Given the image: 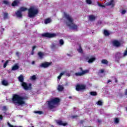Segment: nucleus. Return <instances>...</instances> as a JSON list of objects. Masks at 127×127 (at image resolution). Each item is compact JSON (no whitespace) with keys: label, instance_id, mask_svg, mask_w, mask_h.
Listing matches in <instances>:
<instances>
[{"label":"nucleus","instance_id":"obj_17","mask_svg":"<svg viewBox=\"0 0 127 127\" xmlns=\"http://www.w3.org/2000/svg\"><path fill=\"white\" fill-rule=\"evenodd\" d=\"M50 22H51V19H50V18H47L44 20L45 24H48V23H50Z\"/></svg>","mask_w":127,"mask_h":127},{"label":"nucleus","instance_id":"obj_39","mask_svg":"<svg viewBox=\"0 0 127 127\" xmlns=\"http://www.w3.org/2000/svg\"><path fill=\"white\" fill-rule=\"evenodd\" d=\"M35 48H36V46H33V47H32V51H34Z\"/></svg>","mask_w":127,"mask_h":127},{"label":"nucleus","instance_id":"obj_44","mask_svg":"<svg viewBox=\"0 0 127 127\" xmlns=\"http://www.w3.org/2000/svg\"><path fill=\"white\" fill-rule=\"evenodd\" d=\"M104 72H105V70H104V69H101L100 70V73H104Z\"/></svg>","mask_w":127,"mask_h":127},{"label":"nucleus","instance_id":"obj_43","mask_svg":"<svg viewBox=\"0 0 127 127\" xmlns=\"http://www.w3.org/2000/svg\"><path fill=\"white\" fill-rule=\"evenodd\" d=\"M98 5H99V6H100L101 7L102 6V4H101L100 2H97Z\"/></svg>","mask_w":127,"mask_h":127},{"label":"nucleus","instance_id":"obj_49","mask_svg":"<svg viewBox=\"0 0 127 127\" xmlns=\"http://www.w3.org/2000/svg\"><path fill=\"white\" fill-rule=\"evenodd\" d=\"M16 55L17 56L19 57V53L16 52Z\"/></svg>","mask_w":127,"mask_h":127},{"label":"nucleus","instance_id":"obj_38","mask_svg":"<svg viewBox=\"0 0 127 127\" xmlns=\"http://www.w3.org/2000/svg\"><path fill=\"white\" fill-rule=\"evenodd\" d=\"M126 12H127V11L126 10H123L122 11V14H125V13H126Z\"/></svg>","mask_w":127,"mask_h":127},{"label":"nucleus","instance_id":"obj_16","mask_svg":"<svg viewBox=\"0 0 127 127\" xmlns=\"http://www.w3.org/2000/svg\"><path fill=\"white\" fill-rule=\"evenodd\" d=\"M89 20L91 21H93V20H95L96 19V17L94 16V15H90L89 16Z\"/></svg>","mask_w":127,"mask_h":127},{"label":"nucleus","instance_id":"obj_55","mask_svg":"<svg viewBox=\"0 0 127 127\" xmlns=\"http://www.w3.org/2000/svg\"><path fill=\"white\" fill-rule=\"evenodd\" d=\"M101 7H106V6L105 5H102Z\"/></svg>","mask_w":127,"mask_h":127},{"label":"nucleus","instance_id":"obj_9","mask_svg":"<svg viewBox=\"0 0 127 127\" xmlns=\"http://www.w3.org/2000/svg\"><path fill=\"white\" fill-rule=\"evenodd\" d=\"M52 64V62L49 63L47 62H45V63H43L41 64L40 65V67L41 68H48L50 65Z\"/></svg>","mask_w":127,"mask_h":127},{"label":"nucleus","instance_id":"obj_50","mask_svg":"<svg viewBox=\"0 0 127 127\" xmlns=\"http://www.w3.org/2000/svg\"><path fill=\"white\" fill-rule=\"evenodd\" d=\"M115 83H118V79L115 77Z\"/></svg>","mask_w":127,"mask_h":127},{"label":"nucleus","instance_id":"obj_25","mask_svg":"<svg viewBox=\"0 0 127 127\" xmlns=\"http://www.w3.org/2000/svg\"><path fill=\"white\" fill-rule=\"evenodd\" d=\"M104 35H105V36H109V35H110V33L109 32V31H108V30H104Z\"/></svg>","mask_w":127,"mask_h":127},{"label":"nucleus","instance_id":"obj_11","mask_svg":"<svg viewBox=\"0 0 127 127\" xmlns=\"http://www.w3.org/2000/svg\"><path fill=\"white\" fill-rule=\"evenodd\" d=\"M112 44L113 46H115V47H120L122 44L121 43L118 41V40H114L112 42Z\"/></svg>","mask_w":127,"mask_h":127},{"label":"nucleus","instance_id":"obj_1","mask_svg":"<svg viewBox=\"0 0 127 127\" xmlns=\"http://www.w3.org/2000/svg\"><path fill=\"white\" fill-rule=\"evenodd\" d=\"M24 97L20 96L18 94H13L12 98V101L13 104L18 105L19 106H22V105H25V101H24Z\"/></svg>","mask_w":127,"mask_h":127},{"label":"nucleus","instance_id":"obj_36","mask_svg":"<svg viewBox=\"0 0 127 127\" xmlns=\"http://www.w3.org/2000/svg\"><path fill=\"white\" fill-rule=\"evenodd\" d=\"M119 122H120V120L118 118H116L115 122L116 123V124H119Z\"/></svg>","mask_w":127,"mask_h":127},{"label":"nucleus","instance_id":"obj_30","mask_svg":"<svg viewBox=\"0 0 127 127\" xmlns=\"http://www.w3.org/2000/svg\"><path fill=\"white\" fill-rule=\"evenodd\" d=\"M35 114H38V115H42V114H43V112L42 111H35L34 112Z\"/></svg>","mask_w":127,"mask_h":127},{"label":"nucleus","instance_id":"obj_21","mask_svg":"<svg viewBox=\"0 0 127 127\" xmlns=\"http://www.w3.org/2000/svg\"><path fill=\"white\" fill-rule=\"evenodd\" d=\"M101 63L105 65H108V64H109V62H108L107 60L103 59L101 61Z\"/></svg>","mask_w":127,"mask_h":127},{"label":"nucleus","instance_id":"obj_12","mask_svg":"<svg viewBox=\"0 0 127 127\" xmlns=\"http://www.w3.org/2000/svg\"><path fill=\"white\" fill-rule=\"evenodd\" d=\"M58 125L59 126H63V127H66V126H68V123H63V121L61 120L58 121L57 122Z\"/></svg>","mask_w":127,"mask_h":127},{"label":"nucleus","instance_id":"obj_53","mask_svg":"<svg viewBox=\"0 0 127 127\" xmlns=\"http://www.w3.org/2000/svg\"><path fill=\"white\" fill-rule=\"evenodd\" d=\"M97 122L98 123H102V121H101L100 119H98Z\"/></svg>","mask_w":127,"mask_h":127},{"label":"nucleus","instance_id":"obj_13","mask_svg":"<svg viewBox=\"0 0 127 127\" xmlns=\"http://www.w3.org/2000/svg\"><path fill=\"white\" fill-rule=\"evenodd\" d=\"M19 69V66H18V64H16L14 66L12 67V71H15Z\"/></svg>","mask_w":127,"mask_h":127},{"label":"nucleus","instance_id":"obj_40","mask_svg":"<svg viewBox=\"0 0 127 127\" xmlns=\"http://www.w3.org/2000/svg\"><path fill=\"white\" fill-rule=\"evenodd\" d=\"M3 111H6L7 109H6V106H3Z\"/></svg>","mask_w":127,"mask_h":127},{"label":"nucleus","instance_id":"obj_4","mask_svg":"<svg viewBox=\"0 0 127 127\" xmlns=\"http://www.w3.org/2000/svg\"><path fill=\"white\" fill-rule=\"evenodd\" d=\"M39 13V11H38V9L33 6H31L28 9V17L29 18H34V17L37 16Z\"/></svg>","mask_w":127,"mask_h":127},{"label":"nucleus","instance_id":"obj_31","mask_svg":"<svg viewBox=\"0 0 127 127\" xmlns=\"http://www.w3.org/2000/svg\"><path fill=\"white\" fill-rule=\"evenodd\" d=\"M16 5H17V2L16 1H14L12 3V6H15Z\"/></svg>","mask_w":127,"mask_h":127},{"label":"nucleus","instance_id":"obj_48","mask_svg":"<svg viewBox=\"0 0 127 127\" xmlns=\"http://www.w3.org/2000/svg\"><path fill=\"white\" fill-rule=\"evenodd\" d=\"M64 74V72H62L60 73V76L62 77V76H63Z\"/></svg>","mask_w":127,"mask_h":127},{"label":"nucleus","instance_id":"obj_59","mask_svg":"<svg viewBox=\"0 0 127 127\" xmlns=\"http://www.w3.org/2000/svg\"><path fill=\"white\" fill-rule=\"evenodd\" d=\"M12 127H16V126H12Z\"/></svg>","mask_w":127,"mask_h":127},{"label":"nucleus","instance_id":"obj_24","mask_svg":"<svg viewBox=\"0 0 127 127\" xmlns=\"http://www.w3.org/2000/svg\"><path fill=\"white\" fill-rule=\"evenodd\" d=\"M3 18L4 19H7V18H8V13H7V12L4 13Z\"/></svg>","mask_w":127,"mask_h":127},{"label":"nucleus","instance_id":"obj_52","mask_svg":"<svg viewBox=\"0 0 127 127\" xmlns=\"http://www.w3.org/2000/svg\"><path fill=\"white\" fill-rule=\"evenodd\" d=\"M110 82H112V80H111L110 79L108 80L107 82V84H109V83H110Z\"/></svg>","mask_w":127,"mask_h":127},{"label":"nucleus","instance_id":"obj_28","mask_svg":"<svg viewBox=\"0 0 127 127\" xmlns=\"http://www.w3.org/2000/svg\"><path fill=\"white\" fill-rule=\"evenodd\" d=\"M96 104L98 106H103V102L101 100H99Z\"/></svg>","mask_w":127,"mask_h":127},{"label":"nucleus","instance_id":"obj_19","mask_svg":"<svg viewBox=\"0 0 127 127\" xmlns=\"http://www.w3.org/2000/svg\"><path fill=\"white\" fill-rule=\"evenodd\" d=\"M116 58H118V59H121L122 58V54L121 53H117L116 55Z\"/></svg>","mask_w":127,"mask_h":127},{"label":"nucleus","instance_id":"obj_61","mask_svg":"<svg viewBox=\"0 0 127 127\" xmlns=\"http://www.w3.org/2000/svg\"><path fill=\"white\" fill-rule=\"evenodd\" d=\"M126 50H127V48H126Z\"/></svg>","mask_w":127,"mask_h":127},{"label":"nucleus","instance_id":"obj_7","mask_svg":"<svg viewBox=\"0 0 127 127\" xmlns=\"http://www.w3.org/2000/svg\"><path fill=\"white\" fill-rule=\"evenodd\" d=\"M85 60L87 61L88 63L91 64L96 61V58L93 56H87L85 57Z\"/></svg>","mask_w":127,"mask_h":127},{"label":"nucleus","instance_id":"obj_46","mask_svg":"<svg viewBox=\"0 0 127 127\" xmlns=\"http://www.w3.org/2000/svg\"><path fill=\"white\" fill-rule=\"evenodd\" d=\"M125 95L127 96V89L125 90Z\"/></svg>","mask_w":127,"mask_h":127},{"label":"nucleus","instance_id":"obj_33","mask_svg":"<svg viewBox=\"0 0 127 127\" xmlns=\"http://www.w3.org/2000/svg\"><path fill=\"white\" fill-rule=\"evenodd\" d=\"M60 44H61V45H63L64 44V41L63 39L60 40Z\"/></svg>","mask_w":127,"mask_h":127},{"label":"nucleus","instance_id":"obj_29","mask_svg":"<svg viewBox=\"0 0 127 127\" xmlns=\"http://www.w3.org/2000/svg\"><path fill=\"white\" fill-rule=\"evenodd\" d=\"M20 11L21 12V11H25V10H27V8L26 7H21L20 8Z\"/></svg>","mask_w":127,"mask_h":127},{"label":"nucleus","instance_id":"obj_47","mask_svg":"<svg viewBox=\"0 0 127 127\" xmlns=\"http://www.w3.org/2000/svg\"><path fill=\"white\" fill-rule=\"evenodd\" d=\"M34 54V51H32L31 53V55H33Z\"/></svg>","mask_w":127,"mask_h":127},{"label":"nucleus","instance_id":"obj_57","mask_svg":"<svg viewBox=\"0 0 127 127\" xmlns=\"http://www.w3.org/2000/svg\"><path fill=\"white\" fill-rule=\"evenodd\" d=\"M68 98L69 99H72V96H69Z\"/></svg>","mask_w":127,"mask_h":127},{"label":"nucleus","instance_id":"obj_32","mask_svg":"<svg viewBox=\"0 0 127 127\" xmlns=\"http://www.w3.org/2000/svg\"><path fill=\"white\" fill-rule=\"evenodd\" d=\"M86 3L88 4H92V0H86Z\"/></svg>","mask_w":127,"mask_h":127},{"label":"nucleus","instance_id":"obj_37","mask_svg":"<svg viewBox=\"0 0 127 127\" xmlns=\"http://www.w3.org/2000/svg\"><path fill=\"white\" fill-rule=\"evenodd\" d=\"M127 50H126L124 53V56H127Z\"/></svg>","mask_w":127,"mask_h":127},{"label":"nucleus","instance_id":"obj_60","mask_svg":"<svg viewBox=\"0 0 127 127\" xmlns=\"http://www.w3.org/2000/svg\"><path fill=\"white\" fill-rule=\"evenodd\" d=\"M81 124H83V121H81Z\"/></svg>","mask_w":127,"mask_h":127},{"label":"nucleus","instance_id":"obj_56","mask_svg":"<svg viewBox=\"0 0 127 127\" xmlns=\"http://www.w3.org/2000/svg\"><path fill=\"white\" fill-rule=\"evenodd\" d=\"M35 64V62L33 61V62H32V64Z\"/></svg>","mask_w":127,"mask_h":127},{"label":"nucleus","instance_id":"obj_58","mask_svg":"<svg viewBox=\"0 0 127 127\" xmlns=\"http://www.w3.org/2000/svg\"><path fill=\"white\" fill-rule=\"evenodd\" d=\"M1 62H2V63H3V62H4V60H2L1 61Z\"/></svg>","mask_w":127,"mask_h":127},{"label":"nucleus","instance_id":"obj_8","mask_svg":"<svg viewBox=\"0 0 127 127\" xmlns=\"http://www.w3.org/2000/svg\"><path fill=\"white\" fill-rule=\"evenodd\" d=\"M43 37H47L48 38H52L56 36V34L55 33H45L42 34Z\"/></svg>","mask_w":127,"mask_h":127},{"label":"nucleus","instance_id":"obj_26","mask_svg":"<svg viewBox=\"0 0 127 127\" xmlns=\"http://www.w3.org/2000/svg\"><path fill=\"white\" fill-rule=\"evenodd\" d=\"M8 62H9V61L8 60H7L4 64H3V68H6V66H7V64H8Z\"/></svg>","mask_w":127,"mask_h":127},{"label":"nucleus","instance_id":"obj_20","mask_svg":"<svg viewBox=\"0 0 127 127\" xmlns=\"http://www.w3.org/2000/svg\"><path fill=\"white\" fill-rule=\"evenodd\" d=\"M79 49H77V51H78L79 53L82 54L83 53V49H82V47L81 46V44L79 45Z\"/></svg>","mask_w":127,"mask_h":127},{"label":"nucleus","instance_id":"obj_6","mask_svg":"<svg viewBox=\"0 0 127 127\" xmlns=\"http://www.w3.org/2000/svg\"><path fill=\"white\" fill-rule=\"evenodd\" d=\"M80 70V72H76L75 73V76H83V75H85V74H87V73H89V70H83V68L79 67V68Z\"/></svg>","mask_w":127,"mask_h":127},{"label":"nucleus","instance_id":"obj_27","mask_svg":"<svg viewBox=\"0 0 127 127\" xmlns=\"http://www.w3.org/2000/svg\"><path fill=\"white\" fill-rule=\"evenodd\" d=\"M90 94L91 96H97V93L96 91L90 92Z\"/></svg>","mask_w":127,"mask_h":127},{"label":"nucleus","instance_id":"obj_5","mask_svg":"<svg viewBox=\"0 0 127 127\" xmlns=\"http://www.w3.org/2000/svg\"><path fill=\"white\" fill-rule=\"evenodd\" d=\"M59 103H60V99L58 98H54L48 101V107L49 109L52 110V109L55 108V105H57Z\"/></svg>","mask_w":127,"mask_h":127},{"label":"nucleus","instance_id":"obj_51","mask_svg":"<svg viewBox=\"0 0 127 127\" xmlns=\"http://www.w3.org/2000/svg\"><path fill=\"white\" fill-rule=\"evenodd\" d=\"M62 76H61V75H59L58 77V79H59V80H60V79H61V77Z\"/></svg>","mask_w":127,"mask_h":127},{"label":"nucleus","instance_id":"obj_41","mask_svg":"<svg viewBox=\"0 0 127 127\" xmlns=\"http://www.w3.org/2000/svg\"><path fill=\"white\" fill-rule=\"evenodd\" d=\"M72 119H76V118H78V116L74 115L72 116Z\"/></svg>","mask_w":127,"mask_h":127},{"label":"nucleus","instance_id":"obj_10","mask_svg":"<svg viewBox=\"0 0 127 127\" xmlns=\"http://www.w3.org/2000/svg\"><path fill=\"white\" fill-rule=\"evenodd\" d=\"M85 89H86V85L83 84H77L75 88L76 90L77 91L85 90Z\"/></svg>","mask_w":127,"mask_h":127},{"label":"nucleus","instance_id":"obj_23","mask_svg":"<svg viewBox=\"0 0 127 127\" xmlns=\"http://www.w3.org/2000/svg\"><path fill=\"white\" fill-rule=\"evenodd\" d=\"M113 2H114V0H112L111 1H110L109 2H107L106 3V5H107V6H109V5H112V4H113Z\"/></svg>","mask_w":127,"mask_h":127},{"label":"nucleus","instance_id":"obj_42","mask_svg":"<svg viewBox=\"0 0 127 127\" xmlns=\"http://www.w3.org/2000/svg\"><path fill=\"white\" fill-rule=\"evenodd\" d=\"M7 125L9 127H12L13 126V125H11L8 122L7 123Z\"/></svg>","mask_w":127,"mask_h":127},{"label":"nucleus","instance_id":"obj_35","mask_svg":"<svg viewBox=\"0 0 127 127\" xmlns=\"http://www.w3.org/2000/svg\"><path fill=\"white\" fill-rule=\"evenodd\" d=\"M3 3H4V4H9V2H8V1L6 0H4L3 1Z\"/></svg>","mask_w":127,"mask_h":127},{"label":"nucleus","instance_id":"obj_22","mask_svg":"<svg viewBox=\"0 0 127 127\" xmlns=\"http://www.w3.org/2000/svg\"><path fill=\"white\" fill-rule=\"evenodd\" d=\"M2 85L3 86H7L8 85V82H7L5 80H3L2 81Z\"/></svg>","mask_w":127,"mask_h":127},{"label":"nucleus","instance_id":"obj_2","mask_svg":"<svg viewBox=\"0 0 127 127\" xmlns=\"http://www.w3.org/2000/svg\"><path fill=\"white\" fill-rule=\"evenodd\" d=\"M18 80L19 82L21 83V86L24 90H25V91H30L32 90V84L30 83L27 84V83L24 82V77H23V75L22 74L20 75V76L18 77Z\"/></svg>","mask_w":127,"mask_h":127},{"label":"nucleus","instance_id":"obj_18","mask_svg":"<svg viewBox=\"0 0 127 127\" xmlns=\"http://www.w3.org/2000/svg\"><path fill=\"white\" fill-rule=\"evenodd\" d=\"M58 90L60 92H62V91H63L64 90V87H63V86H62L61 85H58Z\"/></svg>","mask_w":127,"mask_h":127},{"label":"nucleus","instance_id":"obj_3","mask_svg":"<svg viewBox=\"0 0 127 127\" xmlns=\"http://www.w3.org/2000/svg\"><path fill=\"white\" fill-rule=\"evenodd\" d=\"M64 17H65L66 19L69 21V23L66 22V25L72 28V29L77 30L78 29V26L75 24H74V22H73V18L72 17L70 16L69 14L66 13V12H64Z\"/></svg>","mask_w":127,"mask_h":127},{"label":"nucleus","instance_id":"obj_45","mask_svg":"<svg viewBox=\"0 0 127 127\" xmlns=\"http://www.w3.org/2000/svg\"><path fill=\"white\" fill-rule=\"evenodd\" d=\"M3 119V117H2V115H0V120H2Z\"/></svg>","mask_w":127,"mask_h":127},{"label":"nucleus","instance_id":"obj_54","mask_svg":"<svg viewBox=\"0 0 127 127\" xmlns=\"http://www.w3.org/2000/svg\"><path fill=\"white\" fill-rule=\"evenodd\" d=\"M66 55H67V56H69V57H72V56H71V55H70V54H67Z\"/></svg>","mask_w":127,"mask_h":127},{"label":"nucleus","instance_id":"obj_15","mask_svg":"<svg viewBox=\"0 0 127 127\" xmlns=\"http://www.w3.org/2000/svg\"><path fill=\"white\" fill-rule=\"evenodd\" d=\"M38 55L41 59H42L43 58V56H44V53H42L41 52H39L38 53Z\"/></svg>","mask_w":127,"mask_h":127},{"label":"nucleus","instance_id":"obj_34","mask_svg":"<svg viewBox=\"0 0 127 127\" xmlns=\"http://www.w3.org/2000/svg\"><path fill=\"white\" fill-rule=\"evenodd\" d=\"M31 79L33 80H36V76H35V75H33L32 76H31Z\"/></svg>","mask_w":127,"mask_h":127},{"label":"nucleus","instance_id":"obj_14","mask_svg":"<svg viewBox=\"0 0 127 127\" xmlns=\"http://www.w3.org/2000/svg\"><path fill=\"white\" fill-rule=\"evenodd\" d=\"M16 15L17 16V17H22V14H21V11H17V12H16Z\"/></svg>","mask_w":127,"mask_h":127}]
</instances>
